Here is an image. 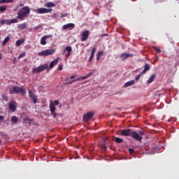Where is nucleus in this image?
<instances>
[{
    "label": "nucleus",
    "instance_id": "obj_8",
    "mask_svg": "<svg viewBox=\"0 0 179 179\" xmlns=\"http://www.w3.org/2000/svg\"><path fill=\"white\" fill-rule=\"evenodd\" d=\"M17 106V103H16V101H11L8 105V108H9L10 111L11 113H15V111H16V110H17V107H16Z\"/></svg>",
    "mask_w": 179,
    "mask_h": 179
},
{
    "label": "nucleus",
    "instance_id": "obj_20",
    "mask_svg": "<svg viewBox=\"0 0 179 179\" xmlns=\"http://www.w3.org/2000/svg\"><path fill=\"white\" fill-rule=\"evenodd\" d=\"M150 70V66L149 65V64H145L144 66V69L143 71H141V73H146L148 71Z\"/></svg>",
    "mask_w": 179,
    "mask_h": 179
},
{
    "label": "nucleus",
    "instance_id": "obj_42",
    "mask_svg": "<svg viewBox=\"0 0 179 179\" xmlns=\"http://www.w3.org/2000/svg\"><path fill=\"white\" fill-rule=\"evenodd\" d=\"M0 24H6V20H1Z\"/></svg>",
    "mask_w": 179,
    "mask_h": 179
},
{
    "label": "nucleus",
    "instance_id": "obj_36",
    "mask_svg": "<svg viewBox=\"0 0 179 179\" xmlns=\"http://www.w3.org/2000/svg\"><path fill=\"white\" fill-rule=\"evenodd\" d=\"M0 136H2L3 138H6V134L3 131H0Z\"/></svg>",
    "mask_w": 179,
    "mask_h": 179
},
{
    "label": "nucleus",
    "instance_id": "obj_52",
    "mask_svg": "<svg viewBox=\"0 0 179 179\" xmlns=\"http://www.w3.org/2000/svg\"><path fill=\"white\" fill-rule=\"evenodd\" d=\"M0 59H2V54H0Z\"/></svg>",
    "mask_w": 179,
    "mask_h": 179
},
{
    "label": "nucleus",
    "instance_id": "obj_26",
    "mask_svg": "<svg viewBox=\"0 0 179 179\" xmlns=\"http://www.w3.org/2000/svg\"><path fill=\"white\" fill-rule=\"evenodd\" d=\"M45 6L46 8H54V6H55V4L51 1L48 2L45 4Z\"/></svg>",
    "mask_w": 179,
    "mask_h": 179
},
{
    "label": "nucleus",
    "instance_id": "obj_37",
    "mask_svg": "<svg viewBox=\"0 0 179 179\" xmlns=\"http://www.w3.org/2000/svg\"><path fill=\"white\" fill-rule=\"evenodd\" d=\"M6 24H7L8 26H10V24H12L10 20H6Z\"/></svg>",
    "mask_w": 179,
    "mask_h": 179
},
{
    "label": "nucleus",
    "instance_id": "obj_2",
    "mask_svg": "<svg viewBox=\"0 0 179 179\" xmlns=\"http://www.w3.org/2000/svg\"><path fill=\"white\" fill-rule=\"evenodd\" d=\"M17 19L20 20H24L27 17V15H30V8L29 6H24L17 13Z\"/></svg>",
    "mask_w": 179,
    "mask_h": 179
},
{
    "label": "nucleus",
    "instance_id": "obj_28",
    "mask_svg": "<svg viewBox=\"0 0 179 179\" xmlns=\"http://www.w3.org/2000/svg\"><path fill=\"white\" fill-rule=\"evenodd\" d=\"M115 141L116 142V143H122V142H124V139L120 137H115Z\"/></svg>",
    "mask_w": 179,
    "mask_h": 179
},
{
    "label": "nucleus",
    "instance_id": "obj_9",
    "mask_svg": "<svg viewBox=\"0 0 179 179\" xmlns=\"http://www.w3.org/2000/svg\"><path fill=\"white\" fill-rule=\"evenodd\" d=\"M51 10H52V8H40L36 9V13L39 15H43L44 13H50Z\"/></svg>",
    "mask_w": 179,
    "mask_h": 179
},
{
    "label": "nucleus",
    "instance_id": "obj_48",
    "mask_svg": "<svg viewBox=\"0 0 179 179\" xmlns=\"http://www.w3.org/2000/svg\"><path fill=\"white\" fill-rule=\"evenodd\" d=\"M66 14H61L60 17H65Z\"/></svg>",
    "mask_w": 179,
    "mask_h": 179
},
{
    "label": "nucleus",
    "instance_id": "obj_43",
    "mask_svg": "<svg viewBox=\"0 0 179 179\" xmlns=\"http://www.w3.org/2000/svg\"><path fill=\"white\" fill-rule=\"evenodd\" d=\"M13 2V0H6V3H12Z\"/></svg>",
    "mask_w": 179,
    "mask_h": 179
},
{
    "label": "nucleus",
    "instance_id": "obj_53",
    "mask_svg": "<svg viewBox=\"0 0 179 179\" xmlns=\"http://www.w3.org/2000/svg\"><path fill=\"white\" fill-rule=\"evenodd\" d=\"M106 141H107V138L103 139V142H106Z\"/></svg>",
    "mask_w": 179,
    "mask_h": 179
},
{
    "label": "nucleus",
    "instance_id": "obj_50",
    "mask_svg": "<svg viewBox=\"0 0 179 179\" xmlns=\"http://www.w3.org/2000/svg\"><path fill=\"white\" fill-rule=\"evenodd\" d=\"M75 78H76V76H71L70 77V79H75Z\"/></svg>",
    "mask_w": 179,
    "mask_h": 179
},
{
    "label": "nucleus",
    "instance_id": "obj_27",
    "mask_svg": "<svg viewBox=\"0 0 179 179\" xmlns=\"http://www.w3.org/2000/svg\"><path fill=\"white\" fill-rule=\"evenodd\" d=\"M9 40H10V37L6 36V37L4 38V40H3V41L2 44H1V45H6V44H8V43H9Z\"/></svg>",
    "mask_w": 179,
    "mask_h": 179
},
{
    "label": "nucleus",
    "instance_id": "obj_55",
    "mask_svg": "<svg viewBox=\"0 0 179 179\" xmlns=\"http://www.w3.org/2000/svg\"><path fill=\"white\" fill-rule=\"evenodd\" d=\"M20 6H21V7H22V6H23V4H22V3H21V4H20Z\"/></svg>",
    "mask_w": 179,
    "mask_h": 179
},
{
    "label": "nucleus",
    "instance_id": "obj_38",
    "mask_svg": "<svg viewBox=\"0 0 179 179\" xmlns=\"http://www.w3.org/2000/svg\"><path fill=\"white\" fill-rule=\"evenodd\" d=\"M10 22H11V24H12V23H17V22H18L17 18L12 19V20H10Z\"/></svg>",
    "mask_w": 179,
    "mask_h": 179
},
{
    "label": "nucleus",
    "instance_id": "obj_19",
    "mask_svg": "<svg viewBox=\"0 0 179 179\" xmlns=\"http://www.w3.org/2000/svg\"><path fill=\"white\" fill-rule=\"evenodd\" d=\"M133 85H135V80H130V81L126 83L124 85L123 87H129V86H132Z\"/></svg>",
    "mask_w": 179,
    "mask_h": 179
},
{
    "label": "nucleus",
    "instance_id": "obj_56",
    "mask_svg": "<svg viewBox=\"0 0 179 179\" xmlns=\"http://www.w3.org/2000/svg\"><path fill=\"white\" fill-rule=\"evenodd\" d=\"M1 140H0V143H1Z\"/></svg>",
    "mask_w": 179,
    "mask_h": 179
},
{
    "label": "nucleus",
    "instance_id": "obj_25",
    "mask_svg": "<svg viewBox=\"0 0 179 179\" xmlns=\"http://www.w3.org/2000/svg\"><path fill=\"white\" fill-rule=\"evenodd\" d=\"M10 121L13 122V124H17L19 122V118L16 116H13L10 119Z\"/></svg>",
    "mask_w": 179,
    "mask_h": 179
},
{
    "label": "nucleus",
    "instance_id": "obj_14",
    "mask_svg": "<svg viewBox=\"0 0 179 179\" xmlns=\"http://www.w3.org/2000/svg\"><path fill=\"white\" fill-rule=\"evenodd\" d=\"M129 57H134V55L124 52L120 55L122 61H125V59H128Z\"/></svg>",
    "mask_w": 179,
    "mask_h": 179
},
{
    "label": "nucleus",
    "instance_id": "obj_13",
    "mask_svg": "<svg viewBox=\"0 0 179 179\" xmlns=\"http://www.w3.org/2000/svg\"><path fill=\"white\" fill-rule=\"evenodd\" d=\"M89 31H84L82 34L81 41H87V39L89 38Z\"/></svg>",
    "mask_w": 179,
    "mask_h": 179
},
{
    "label": "nucleus",
    "instance_id": "obj_51",
    "mask_svg": "<svg viewBox=\"0 0 179 179\" xmlns=\"http://www.w3.org/2000/svg\"><path fill=\"white\" fill-rule=\"evenodd\" d=\"M1 3H6V0H1Z\"/></svg>",
    "mask_w": 179,
    "mask_h": 179
},
{
    "label": "nucleus",
    "instance_id": "obj_41",
    "mask_svg": "<svg viewBox=\"0 0 179 179\" xmlns=\"http://www.w3.org/2000/svg\"><path fill=\"white\" fill-rule=\"evenodd\" d=\"M129 152L131 155H132V153H134L135 152V150H134L133 148H129Z\"/></svg>",
    "mask_w": 179,
    "mask_h": 179
},
{
    "label": "nucleus",
    "instance_id": "obj_33",
    "mask_svg": "<svg viewBox=\"0 0 179 179\" xmlns=\"http://www.w3.org/2000/svg\"><path fill=\"white\" fill-rule=\"evenodd\" d=\"M25 56H26V52H23L22 53H21V54L18 56L17 59H20L21 58H23V57H25Z\"/></svg>",
    "mask_w": 179,
    "mask_h": 179
},
{
    "label": "nucleus",
    "instance_id": "obj_22",
    "mask_svg": "<svg viewBox=\"0 0 179 179\" xmlns=\"http://www.w3.org/2000/svg\"><path fill=\"white\" fill-rule=\"evenodd\" d=\"M155 79H156V74H152L150 78L147 80L148 85L152 83V82H153V80H155Z\"/></svg>",
    "mask_w": 179,
    "mask_h": 179
},
{
    "label": "nucleus",
    "instance_id": "obj_10",
    "mask_svg": "<svg viewBox=\"0 0 179 179\" xmlns=\"http://www.w3.org/2000/svg\"><path fill=\"white\" fill-rule=\"evenodd\" d=\"M29 97L33 101L34 104L37 103V95L34 94L33 91H29Z\"/></svg>",
    "mask_w": 179,
    "mask_h": 179
},
{
    "label": "nucleus",
    "instance_id": "obj_7",
    "mask_svg": "<svg viewBox=\"0 0 179 179\" xmlns=\"http://www.w3.org/2000/svg\"><path fill=\"white\" fill-rule=\"evenodd\" d=\"M93 117H94V112L93 111L88 112L86 114L83 115V121H85V122H89V121H90V120L93 118Z\"/></svg>",
    "mask_w": 179,
    "mask_h": 179
},
{
    "label": "nucleus",
    "instance_id": "obj_49",
    "mask_svg": "<svg viewBox=\"0 0 179 179\" xmlns=\"http://www.w3.org/2000/svg\"><path fill=\"white\" fill-rule=\"evenodd\" d=\"M106 36H108V34H103L101 35V37H106Z\"/></svg>",
    "mask_w": 179,
    "mask_h": 179
},
{
    "label": "nucleus",
    "instance_id": "obj_29",
    "mask_svg": "<svg viewBox=\"0 0 179 179\" xmlns=\"http://www.w3.org/2000/svg\"><path fill=\"white\" fill-rule=\"evenodd\" d=\"M6 9H8V7L6 6H0V12H1L2 13H3V12H5Z\"/></svg>",
    "mask_w": 179,
    "mask_h": 179
},
{
    "label": "nucleus",
    "instance_id": "obj_15",
    "mask_svg": "<svg viewBox=\"0 0 179 179\" xmlns=\"http://www.w3.org/2000/svg\"><path fill=\"white\" fill-rule=\"evenodd\" d=\"M59 62V57H57L56 59H55L53 61L50 62L49 66V69H52V68H54V66L57 65V64H58Z\"/></svg>",
    "mask_w": 179,
    "mask_h": 179
},
{
    "label": "nucleus",
    "instance_id": "obj_18",
    "mask_svg": "<svg viewBox=\"0 0 179 179\" xmlns=\"http://www.w3.org/2000/svg\"><path fill=\"white\" fill-rule=\"evenodd\" d=\"M74 27H75V24L73 23L66 24L63 26L64 30H66L67 29H73Z\"/></svg>",
    "mask_w": 179,
    "mask_h": 179
},
{
    "label": "nucleus",
    "instance_id": "obj_4",
    "mask_svg": "<svg viewBox=\"0 0 179 179\" xmlns=\"http://www.w3.org/2000/svg\"><path fill=\"white\" fill-rule=\"evenodd\" d=\"M59 104V101L58 100L54 101L53 103H50V110L53 117L55 118L57 117V112H55L56 107L55 106H58Z\"/></svg>",
    "mask_w": 179,
    "mask_h": 179
},
{
    "label": "nucleus",
    "instance_id": "obj_46",
    "mask_svg": "<svg viewBox=\"0 0 179 179\" xmlns=\"http://www.w3.org/2000/svg\"><path fill=\"white\" fill-rule=\"evenodd\" d=\"M58 71H62V65L59 66Z\"/></svg>",
    "mask_w": 179,
    "mask_h": 179
},
{
    "label": "nucleus",
    "instance_id": "obj_54",
    "mask_svg": "<svg viewBox=\"0 0 179 179\" xmlns=\"http://www.w3.org/2000/svg\"><path fill=\"white\" fill-rule=\"evenodd\" d=\"M2 3V0H0V5H1Z\"/></svg>",
    "mask_w": 179,
    "mask_h": 179
},
{
    "label": "nucleus",
    "instance_id": "obj_5",
    "mask_svg": "<svg viewBox=\"0 0 179 179\" xmlns=\"http://www.w3.org/2000/svg\"><path fill=\"white\" fill-rule=\"evenodd\" d=\"M55 54V49H48L38 53V57H48V55H52Z\"/></svg>",
    "mask_w": 179,
    "mask_h": 179
},
{
    "label": "nucleus",
    "instance_id": "obj_44",
    "mask_svg": "<svg viewBox=\"0 0 179 179\" xmlns=\"http://www.w3.org/2000/svg\"><path fill=\"white\" fill-rule=\"evenodd\" d=\"M76 80H77V82H78V80H85L83 78V76H81V77L78 78V79H76Z\"/></svg>",
    "mask_w": 179,
    "mask_h": 179
},
{
    "label": "nucleus",
    "instance_id": "obj_35",
    "mask_svg": "<svg viewBox=\"0 0 179 179\" xmlns=\"http://www.w3.org/2000/svg\"><path fill=\"white\" fill-rule=\"evenodd\" d=\"M73 82H78V80H73L72 81H69L67 83H66V85H72V83H73Z\"/></svg>",
    "mask_w": 179,
    "mask_h": 179
},
{
    "label": "nucleus",
    "instance_id": "obj_31",
    "mask_svg": "<svg viewBox=\"0 0 179 179\" xmlns=\"http://www.w3.org/2000/svg\"><path fill=\"white\" fill-rule=\"evenodd\" d=\"M138 132L139 136H141V138L142 136H143V135H145V131L143 130H138Z\"/></svg>",
    "mask_w": 179,
    "mask_h": 179
},
{
    "label": "nucleus",
    "instance_id": "obj_23",
    "mask_svg": "<svg viewBox=\"0 0 179 179\" xmlns=\"http://www.w3.org/2000/svg\"><path fill=\"white\" fill-rule=\"evenodd\" d=\"M104 54V51L100 50L96 54V61H100V58L101 57V55Z\"/></svg>",
    "mask_w": 179,
    "mask_h": 179
},
{
    "label": "nucleus",
    "instance_id": "obj_32",
    "mask_svg": "<svg viewBox=\"0 0 179 179\" xmlns=\"http://www.w3.org/2000/svg\"><path fill=\"white\" fill-rule=\"evenodd\" d=\"M92 75H93V72L89 73L87 76H83V78L85 80V79H87L88 78H90Z\"/></svg>",
    "mask_w": 179,
    "mask_h": 179
},
{
    "label": "nucleus",
    "instance_id": "obj_6",
    "mask_svg": "<svg viewBox=\"0 0 179 179\" xmlns=\"http://www.w3.org/2000/svg\"><path fill=\"white\" fill-rule=\"evenodd\" d=\"M45 69H48V64H42L37 68H34L33 73H40V72H43V71H45Z\"/></svg>",
    "mask_w": 179,
    "mask_h": 179
},
{
    "label": "nucleus",
    "instance_id": "obj_34",
    "mask_svg": "<svg viewBox=\"0 0 179 179\" xmlns=\"http://www.w3.org/2000/svg\"><path fill=\"white\" fill-rule=\"evenodd\" d=\"M154 50H155V51H156V52H158L159 54L160 53V52H162V50H160L159 48H157V47H155L154 48Z\"/></svg>",
    "mask_w": 179,
    "mask_h": 179
},
{
    "label": "nucleus",
    "instance_id": "obj_30",
    "mask_svg": "<svg viewBox=\"0 0 179 179\" xmlns=\"http://www.w3.org/2000/svg\"><path fill=\"white\" fill-rule=\"evenodd\" d=\"M143 75H144V74L142 73V71H141L140 73H138V74L136 76L135 79H136V82H138V80H139V79H141V78H142V76H143Z\"/></svg>",
    "mask_w": 179,
    "mask_h": 179
},
{
    "label": "nucleus",
    "instance_id": "obj_21",
    "mask_svg": "<svg viewBox=\"0 0 179 179\" xmlns=\"http://www.w3.org/2000/svg\"><path fill=\"white\" fill-rule=\"evenodd\" d=\"M27 26H29V24H27V23L26 22H24L22 24H18L17 29H27Z\"/></svg>",
    "mask_w": 179,
    "mask_h": 179
},
{
    "label": "nucleus",
    "instance_id": "obj_12",
    "mask_svg": "<svg viewBox=\"0 0 179 179\" xmlns=\"http://www.w3.org/2000/svg\"><path fill=\"white\" fill-rule=\"evenodd\" d=\"M65 51H67L65 57L68 59L71 56V52H72V47H71V45H67L63 52L65 53Z\"/></svg>",
    "mask_w": 179,
    "mask_h": 179
},
{
    "label": "nucleus",
    "instance_id": "obj_11",
    "mask_svg": "<svg viewBox=\"0 0 179 179\" xmlns=\"http://www.w3.org/2000/svg\"><path fill=\"white\" fill-rule=\"evenodd\" d=\"M52 35H45L43 36L41 39V45H45L47 44V38H51Z\"/></svg>",
    "mask_w": 179,
    "mask_h": 179
},
{
    "label": "nucleus",
    "instance_id": "obj_24",
    "mask_svg": "<svg viewBox=\"0 0 179 179\" xmlns=\"http://www.w3.org/2000/svg\"><path fill=\"white\" fill-rule=\"evenodd\" d=\"M23 43H24V39H19L16 41L15 45L16 47H20V45H22V44H23Z\"/></svg>",
    "mask_w": 179,
    "mask_h": 179
},
{
    "label": "nucleus",
    "instance_id": "obj_3",
    "mask_svg": "<svg viewBox=\"0 0 179 179\" xmlns=\"http://www.w3.org/2000/svg\"><path fill=\"white\" fill-rule=\"evenodd\" d=\"M10 94H13V93H16V94H22V96H24L26 94V90L21 88L20 87L15 85L13 87V90L9 91Z\"/></svg>",
    "mask_w": 179,
    "mask_h": 179
},
{
    "label": "nucleus",
    "instance_id": "obj_40",
    "mask_svg": "<svg viewBox=\"0 0 179 179\" xmlns=\"http://www.w3.org/2000/svg\"><path fill=\"white\" fill-rule=\"evenodd\" d=\"M34 30H41V25H38L34 27Z\"/></svg>",
    "mask_w": 179,
    "mask_h": 179
},
{
    "label": "nucleus",
    "instance_id": "obj_1",
    "mask_svg": "<svg viewBox=\"0 0 179 179\" xmlns=\"http://www.w3.org/2000/svg\"><path fill=\"white\" fill-rule=\"evenodd\" d=\"M120 135H121L122 136H131V138H133V139L138 141V142H142V139H143V137L139 136V134H138V132L134 131L131 129H125L120 130Z\"/></svg>",
    "mask_w": 179,
    "mask_h": 179
},
{
    "label": "nucleus",
    "instance_id": "obj_17",
    "mask_svg": "<svg viewBox=\"0 0 179 179\" xmlns=\"http://www.w3.org/2000/svg\"><path fill=\"white\" fill-rule=\"evenodd\" d=\"M96 48H93L91 52L90 57L88 59L89 62H92V61H93V58H94V54H96Z\"/></svg>",
    "mask_w": 179,
    "mask_h": 179
},
{
    "label": "nucleus",
    "instance_id": "obj_45",
    "mask_svg": "<svg viewBox=\"0 0 179 179\" xmlns=\"http://www.w3.org/2000/svg\"><path fill=\"white\" fill-rule=\"evenodd\" d=\"M52 17L53 19H55V17H57V13L52 14Z\"/></svg>",
    "mask_w": 179,
    "mask_h": 179
},
{
    "label": "nucleus",
    "instance_id": "obj_16",
    "mask_svg": "<svg viewBox=\"0 0 179 179\" xmlns=\"http://www.w3.org/2000/svg\"><path fill=\"white\" fill-rule=\"evenodd\" d=\"M31 122H33V120L29 117L24 118V127H29L31 125Z\"/></svg>",
    "mask_w": 179,
    "mask_h": 179
},
{
    "label": "nucleus",
    "instance_id": "obj_39",
    "mask_svg": "<svg viewBox=\"0 0 179 179\" xmlns=\"http://www.w3.org/2000/svg\"><path fill=\"white\" fill-rule=\"evenodd\" d=\"M101 148H102L103 150H107V145H106V144H102V145H101Z\"/></svg>",
    "mask_w": 179,
    "mask_h": 179
},
{
    "label": "nucleus",
    "instance_id": "obj_47",
    "mask_svg": "<svg viewBox=\"0 0 179 179\" xmlns=\"http://www.w3.org/2000/svg\"><path fill=\"white\" fill-rule=\"evenodd\" d=\"M5 118V117L0 115V121H3V120Z\"/></svg>",
    "mask_w": 179,
    "mask_h": 179
}]
</instances>
